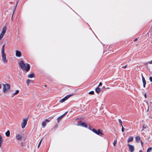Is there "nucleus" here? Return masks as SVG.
<instances>
[{
  "mask_svg": "<svg viewBox=\"0 0 152 152\" xmlns=\"http://www.w3.org/2000/svg\"><path fill=\"white\" fill-rule=\"evenodd\" d=\"M15 56L18 57H21L22 56L21 52L18 50H16L15 51Z\"/></svg>",
  "mask_w": 152,
  "mask_h": 152,
  "instance_id": "6e6552de",
  "label": "nucleus"
},
{
  "mask_svg": "<svg viewBox=\"0 0 152 152\" xmlns=\"http://www.w3.org/2000/svg\"><path fill=\"white\" fill-rule=\"evenodd\" d=\"M4 45L5 44L3 45L2 46V48H4Z\"/></svg>",
  "mask_w": 152,
  "mask_h": 152,
  "instance_id": "79ce46f5",
  "label": "nucleus"
},
{
  "mask_svg": "<svg viewBox=\"0 0 152 152\" xmlns=\"http://www.w3.org/2000/svg\"><path fill=\"white\" fill-rule=\"evenodd\" d=\"M28 120V118H24L23 119V121L21 123V126L22 129H23L25 127L27 124Z\"/></svg>",
  "mask_w": 152,
  "mask_h": 152,
  "instance_id": "7ed1b4c3",
  "label": "nucleus"
},
{
  "mask_svg": "<svg viewBox=\"0 0 152 152\" xmlns=\"http://www.w3.org/2000/svg\"><path fill=\"white\" fill-rule=\"evenodd\" d=\"M19 92V91L18 90H17L15 92L13 93L12 94L13 96H14L17 94Z\"/></svg>",
  "mask_w": 152,
  "mask_h": 152,
  "instance_id": "412c9836",
  "label": "nucleus"
},
{
  "mask_svg": "<svg viewBox=\"0 0 152 152\" xmlns=\"http://www.w3.org/2000/svg\"><path fill=\"white\" fill-rule=\"evenodd\" d=\"M34 77V75L33 73L29 74L28 76V77L29 78H32Z\"/></svg>",
  "mask_w": 152,
  "mask_h": 152,
  "instance_id": "4468645a",
  "label": "nucleus"
},
{
  "mask_svg": "<svg viewBox=\"0 0 152 152\" xmlns=\"http://www.w3.org/2000/svg\"><path fill=\"white\" fill-rule=\"evenodd\" d=\"M92 131L94 132V133H95L96 134L97 133V130H96V129H92Z\"/></svg>",
  "mask_w": 152,
  "mask_h": 152,
  "instance_id": "393cba45",
  "label": "nucleus"
},
{
  "mask_svg": "<svg viewBox=\"0 0 152 152\" xmlns=\"http://www.w3.org/2000/svg\"><path fill=\"white\" fill-rule=\"evenodd\" d=\"M148 63H149V64H152V60H151V61L148 62Z\"/></svg>",
  "mask_w": 152,
  "mask_h": 152,
  "instance_id": "f704fd0d",
  "label": "nucleus"
},
{
  "mask_svg": "<svg viewBox=\"0 0 152 152\" xmlns=\"http://www.w3.org/2000/svg\"><path fill=\"white\" fill-rule=\"evenodd\" d=\"M71 96V95H68L65 96L64 98L61 99L60 100V102L61 103H63L69 97Z\"/></svg>",
  "mask_w": 152,
  "mask_h": 152,
  "instance_id": "0eeeda50",
  "label": "nucleus"
},
{
  "mask_svg": "<svg viewBox=\"0 0 152 152\" xmlns=\"http://www.w3.org/2000/svg\"><path fill=\"white\" fill-rule=\"evenodd\" d=\"M19 66L23 70H24L28 71L30 69V65L29 64H25L23 61H21L19 63Z\"/></svg>",
  "mask_w": 152,
  "mask_h": 152,
  "instance_id": "f257e3e1",
  "label": "nucleus"
},
{
  "mask_svg": "<svg viewBox=\"0 0 152 152\" xmlns=\"http://www.w3.org/2000/svg\"><path fill=\"white\" fill-rule=\"evenodd\" d=\"M149 80L151 82H152V77H150Z\"/></svg>",
  "mask_w": 152,
  "mask_h": 152,
  "instance_id": "2f4dec72",
  "label": "nucleus"
},
{
  "mask_svg": "<svg viewBox=\"0 0 152 152\" xmlns=\"http://www.w3.org/2000/svg\"><path fill=\"white\" fill-rule=\"evenodd\" d=\"M16 139L20 141L22 140V137L21 135L19 134H17L16 135Z\"/></svg>",
  "mask_w": 152,
  "mask_h": 152,
  "instance_id": "9b49d317",
  "label": "nucleus"
},
{
  "mask_svg": "<svg viewBox=\"0 0 152 152\" xmlns=\"http://www.w3.org/2000/svg\"><path fill=\"white\" fill-rule=\"evenodd\" d=\"M118 121L119 123L121 125V126H122V121H121V120L120 119H119L118 120Z\"/></svg>",
  "mask_w": 152,
  "mask_h": 152,
  "instance_id": "cd10ccee",
  "label": "nucleus"
},
{
  "mask_svg": "<svg viewBox=\"0 0 152 152\" xmlns=\"http://www.w3.org/2000/svg\"><path fill=\"white\" fill-rule=\"evenodd\" d=\"M3 91L4 93H6L10 89V85L9 84H3Z\"/></svg>",
  "mask_w": 152,
  "mask_h": 152,
  "instance_id": "f03ea898",
  "label": "nucleus"
},
{
  "mask_svg": "<svg viewBox=\"0 0 152 152\" xmlns=\"http://www.w3.org/2000/svg\"><path fill=\"white\" fill-rule=\"evenodd\" d=\"M140 142L142 146L143 145V142H142V141L141 140H140Z\"/></svg>",
  "mask_w": 152,
  "mask_h": 152,
  "instance_id": "e433bc0d",
  "label": "nucleus"
},
{
  "mask_svg": "<svg viewBox=\"0 0 152 152\" xmlns=\"http://www.w3.org/2000/svg\"><path fill=\"white\" fill-rule=\"evenodd\" d=\"M126 67H127V65H126L125 66H123V68H126Z\"/></svg>",
  "mask_w": 152,
  "mask_h": 152,
  "instance_id": "ea45409f",
  "label": "nucleus"
},
{
  "mask_svg": "<svg viewBox=\"0 0 152 152\" xmlns=\"http://www.w3.org/2000/svg\"><path fill=\"white\" fill-rule=\"evenodd\" d=\"M94 93V91H93L90 92L89 94H93Z\"/></svg>",
  "mask_w": 152,
  "mask_h": 152,
  "instance_id": "c85d7f7f",
  "label": "nucleus"
},
{
  "mask_svg": "<svg viewBox=\"0 0 152 152\" xmlns=\"http://www.w3.org/2000/svg\"><path fill=\"white\" fill-rule=\"evenodd\" d=\"M42 139H43L42 138L41 140L40 141V142H39V143H40V144H41V142H42Z\"/></svg>",
  "mask_w": 152,
  "mask_h": 152,
  "instance_id": "c9c22d12",
  "label": "nucleus"
},
{
  "mask_svg": "<svg viewBox=\"0 0 152 152\" xmlns=\"http://www.w3.org/2000/svg\"><path fill=\"white\" fill-rule=\"evenodd\" d=\"M146 84V83H143V87L144 88H145V87Z\"/></svg>",
  "mask_w": 152,
  "mask_h": 152,
  "instance_id": "72a5a7b5",
  "label": "nucleus"
},
{
  "mask_svg": "<svg viewBox=\"0 0 152 152\" xmlns=\"http://www.w3.org/2000/svg\"><path fill=\"white\" fill-rule=\"evenodd\" d=\"M6 27L5 26H4L0 34V40L2 38L3 36H4L6 32Z\"/></svg>",
  "mask_w": 152,
  "mask_h": 152,
  "instance_id": "20e7f679",
  "label": "nucleus"
},
{
  "mask_svg": "<svg viewBox=\"0 0 152 152\" xmlns=\"http://www.w3.org/2000/svg\"><path fill=\"white\" fill-rule=\"evenodd\" d=\"M98 135H102L103 134L100 131V130L99 129H98L97 130V133L96 134Z\"/></svg>",
  "mask_w": 152,
  "mask_h": 152,
  "instance_id": "dca6fc26",
  "label": "nucleus"
},
{
  "mask_svg": "<svg viewBox=\"0 0 152 152\" xmlns=\"http://www.w3.org/2000/svg\"><path fill=\"white\" fill-rule=\"evenodd\" d=\"M31 82H32V80L29 79H28L26 81V83L28 86L29 85L30 83Z\"/></svg>",
  "mask_w": 152,
  "mask_h": 152,
  "instance_id": "aec40b11",
  "label": "nucleus"
},
{
  "mask_svg": "<svg viewBox=\"0 0 152 152\" xmlns=\"http://www.w3.org/2000/svg\"><path fill=\"white\" fill-rule=\"evenodd\" d=\"M95 91L98 94H99L101 91V89L99 87H97L95 89Z\"/></svg>",
  "mask_w": 152,
  "mask_h": 152,
  "instance_id": "f8f14e48",
  "label": "nucleus"
},
{
  "mask_svg": "<svg viewBox=\"0 0 152 152\" xmlns=\"http://www.w3.org/2000/svg\"><path fill=\"white\" fill-rule=\"evenodd\" d=\"M117 140H115L113 142V145H114V146H115L116 144L117 143Z\"/></svg>",
  "mask_w": 152,
  "mask_h": 152,
  "instance_id": "bb28decb",
  "label": "nucleus"
},
{
  "mask_svg": "<svg viewBox=\"0 0 152 152\" xmlns=\"http://www.w3.org/2000/svg\"><path fill=\"white\" fill-rule=\"evenodd\" d=\"M137 39H138V38H136L135 39H134V42H136V41L137 40Z\"/></svg>",
  "mask_w": 152,
  "mask_h": 152,
  "instance_id": "58836bf2",
  "label": "nucleus"
},
{
  "mask_svg": "<svg viewBox=\"0 0 152 152\" xmlns=\"http://www.w3.org/2000/svg\"><path fill=\"white\" fill-rule=\"evenodd\" d=\"M148 128V126L147 125H145V124H143L142 128V129L141 130V132L143 131L144 129H147Z\"/></svg>",
  "mask_w": 152,
  "mask_h": 152,
  "instance_id": "ddd939ff",
  "label": "nucleus"
},
{
  "mask_svg": "<svg viewBox=\"0 0 152 152\" xmlns=\"http://www.w3.org/2000/svg\"><path fill=\"white\" fill-rule=\"evenodd\" d=\"M144 97L145 98H147V95H146V94H144Z\"/></svg>",
  "mask_w": 152,
  "mask_h": 152,
  "instance_id": "a19ab883",
  "label": "nucleus"
},
{
  "mask_svg": "<svg viewBox=\"0 0 152 152\" xmlns=\"http://www.w3.org/2000/svg\"><path fill=\"white\" fill-rule=\"evenodd\" d=\"M67 112H66L64 114L59 117L57 119L58 122H59L61 119L66 114Z\"/></svg>",
  "mask_w": 152,
  "mask_h": 152,
  "instance_id": "9d476101",
  "label": "nucleus"
},
{
  "mask_svg": "<svg viewBox=\"0 0 152 152\" xmlns=\"http://www.w3.org/2000/svg\"><path fill=\"white\" fill-rule=\"evenodd\" d=\"M102 84L101 82H100L98 86V87H99L100 86H101L102 85Z\"/></svg>",
  "mask_w": 152,
  "mask_h": 152,
  "instance_id": "473e14b6",
  "label": "nucleus"
},
{
  "mask_svg": "<svg viewBox=\"0 0 152 152\" xmlns=\"http://www.w3.org/2000/svg\"><path fill=\"white\" fill-rule=\"evenodd\" d=\"M2 142V137L0 135V146H1V144Z\"/></svg>",
  "mask_w": 152,
  "mask_h": 152,
  "instance_id": "a878e982",
  "label": "nucleus"
},
{
  "mask_svg": "<svg viewBox=\"0 0 152 152\" xmlns=\"http://www.w3.org/2000/svg\"><path fill=\"white\" fill-rule=\"evenodd\" d=\"M142 81L143 82V83H146L145 79L144 77L143 76L142 74Z\"/></svg>",
  "mask_w": 152,
  "mask_h": 152,
  "instance_id": "4be33fe9",
  "label": "nucleus"
},
{
  "mask_svg": "<svg viewBox=\"0 0 152 152\" xmlns=\"http://www.w3.org/2000/svg\"><path fill=\"white\" fill-rule=\"evenodd\" d=\"M18 3V2H17V3H16V6H17V5Z\"/></svg>",
  "mask_w": 152,
  "mask_h": 152,
  "instance_id": "49530a36",
  "label": "nucleus"
},
{
  "mask_svg": "<svg viewBox=\"0 0 152 152\" xmlns=\"http://www.w3.org/2000/svg\"><path fill=\"white\" fill-rule=\"evenodd\" d=\"M1 56L2 59L3 63L5 64L7 63L8 62V61L7 59L6 54H1Z\"/></svg>",
  "mask_w": 152,
  "mask_h": 152,
  "instance_id": "39448f33",
  "label": "nucleus"
},
{
  "mask_svg": "<svg viewBox=\"0 0 152 152\" xmlns=\"http://www.w3.org/2000/svg\"><path fill=\"white\" fill-rule=\"evenodd\" d=\"M14 11L13 12V14L14 13Z\"/></svg>",
  "mask_w": 152,
  "mask_h": 152,
  "instance_id": "09e8293b",
  "label": "nucleus"
},
{
  "mask_svg": "<svg viewBox=\"0 0 152 152\" xmlns=\"http://www.w3.org/2000/svg\"><path fill=\"white\" fill-rule=\"evenodd\" d=\"M127 145L129 147V150L131 152H133L134 151V148L133 146L129 144H128Z\"/></svg>",
  "mask_w": 152,
  "mask_h": 152,
  "instance_id": "423d86ee",
  "label": "nucleus"
},
{
  "mask_svg": "<svg viewBox=\"0 0 152 152\" xmlns=\"http://www.w3.org/2000/svg\"><path fill=\"white\" fill-rule=\"evenodd\" d=\"M133 137L132 136L130 137L128 139L127 142H130L133 140Z\"/></svg>",
  "mask_w": 152,
  "mask_h": 152,
  "instance_id": "f3484780",
  "label": "nucleus"
},
{
  "mask_svg": "<svg viewBox=\"0 0 152 152\" xmlns=\"http://www.w3.org/2000/svg\"><path fill=\"white\" fill-rule=\"evenodd\" d=\"M135 139L136 141L137 142H139L140 141V137L138 136H136L135 137Z\"/></svg>",
  "mask_w": 152,
  "mask_h": 152,
  "instance_id": "a211bd4d",
  "label": "nucleus"
},
{
  "mask_svg": "<svg viewBox=\"0 0 152 152\" xmlns=\"http://www.w3.org/2000/svg\"><path fill=\"white\" fill-rule=\"evenodd\" d=\"M147 103V104L148 105V110H147V111H148L149 110V106H148V103L146 101H145Z\"/></svg>",
  "mask_w": 152,
  "mask_h": 152,
  "instance_id": "c756f323",
  "label": "nucleus"
},
{
  "mask_svg": "<svg viewBox=\"0 0 152 152\" xmlns=\"http://www.w3.org/2000/svg\"><path fill=\"white\" fill-rule=\"evenodd\" d=\"M45 121L46 122L47 121H48V122H50V120H49L48 119H45Z\"/></svg>",
  "mask_w": 152,
  "mask_h": 152,
  "instance_id": "4c0bfd02",
  "label": "nucleus"
},
{
  "mask_svg": "<svg viewBox=\"0 0 152 152\" xmlns=\"http://www.w3.org/2000/svg\"><path fill=\"white\" fill-rule=\"evenodd\" d=\"M5 134L6 136L7 137L10 136V132L9 130H7V131L5 133Z\"/></svg>",
  "mask_w": 152,
  "mask_h": 152,
  "instance_id": "2eb2a0df",
  "label": "nucleus"
},
{
  "mask_svg": "<svg viewBox=\"0 0 152 152\" xmlns=\"http://www.w3.org/2000/svg\"><path fill=\"white\" fill-rule=\"evenodd\" d=\"M4 48H2L1 49V54H5Z\"/></svg>",
  "mask_w": 152,
  "mask_h": 152,
  "instance_id": "5701e85b",
  "label": "nucleus"
},
{
  "mask_svg": "<svg viewBox=\"0 0 152 152\" xmlns=\"http://www.w3.org/2000/svg\"><path fill=\"white\" fill-rule=\"evenodd\" d=\"M152 150V148L150 147L147 150V152H151V151Z\"/></svg>",
  "mask_w": 152,
  "mask_h": 152,
  "instance_id": "b1692460",
  "label": "nucleus"
},
{
  "mask_svg": "<svg viewBox=\"0 0 152 152\" xmlns=\"http://www.w3.org/2000/svg\"><path fill=\"white\" fill-rule=\"evenodd\" d=\"M46 121H43L42 123V125L43 127H45L46 126Z\"/></svg>",
  "mask_w": 152,
  "mask_h": 152,
  "instance_id": "6ab92c4d",
  "label": "nucleus"
},
{
  "mask_svg": "<svg viewBox=\"0 0 152 152\" xmlns=\"http://www.w3.org/2000/svg\"><path fill=\"white\" fill-rule=\"evenodd\" d=\"M122 129H121V131H122V132H124V129L123 125H122Z\"/></svg>",
  "mask_w": 152,
  "mask_h": 152,
  "instance_id": "7c9ffc66",
  "label": "nucleus"
},
{
  "mask_svg": "<svg viewBox=\"0 0 152 152\" xmlns=\"http://www.w3.org/2000/svg\"><path fill=\"white\" fill-rule=\"evenodd\" d=\"M77 125L78 126H81L83 127H87V125L85 123L80 122L77 124Z\"/></svg>",
  "mask_w": 152,
  "mask_h": 152,
  "instance_id": "1a4fd4ad",
  "label": "nucleus"
},
{
  "mask_svg": "<svg viewBox=\"0 0 152 152\" xmlns=\"http://www.w3.org/2000/svg\"><path fill=\"white\" fill-rule=\"evenodd\" d=\"M1 84H0V89L1 88Z\"/></svg>",
  "mask_w": 152,
  "mask_h": 152,
  "instance_id": "c03bdc74",
  "label": "nucleus"
},
{
  "mask_svg": "<svg viewBox=\"0 0 152 152\" xmlns=\"http://www.w3.org/2000/svg\"><path fill=\"white\" fill-rule=\"evenodd\" d=\"M139 152H143L141 150H140L139 151Z\"/></svg>",
  "mask_w": 152,
  "mask_h": 152,
  "instance_id": "a18cd8bd",
  "label": "nucleus"
},
{
  "mask_svg": "<svg viewBox=\"0 0 152 152\" xmlns=\"http://www.w3.org/2000/svg\"><path fill=\"white\" fill-rule=\"evenodd\" d=\"M40 145H41V144H40V143H39V144H38V145L40 146Z\"/></svg>",
  "mask_w": 152,
  "mask_h": 152,
  "instance_id": "de8ad7c7",
  "label": "nucleus"
},
{
  "mask_svg": "<svg viewBox=\"0 0 152 152\" xmlns=\"http://www.w3.org/2000/svg\"><path fill=\"white\" fill-rule=\"evenodd\" d=\"M39 146H40V145H38V147H37L38 148H39Z\"/></svg>",
  "mask_w": 152,
  "mask_h": 152,
  "instance_id": "37998d69",
  "label": "nucleus"
}]
</instances>
